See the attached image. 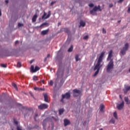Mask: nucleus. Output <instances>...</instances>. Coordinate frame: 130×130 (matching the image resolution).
I'll return each mask as SVG.
<instances>
[{"label": "nucleus", "instance_id": "obj_37", "mask_svg": "<svg viewBox=\"0 0 130 130\" xmlns=\"http://www.w3.org/2000/svg\"><path fill=\"white\" fill-rule=\"evenodd\" d=\"M45 25H47V23L45 22V23L42 24L40 25V27H42V26H45Z\"/></svg>", "mask_w": 130, "mask_h": 130}, {"label": "nucleus", "instance_id": "obj_28", "mask_svg": "<svg viewBox=\"0 0 130 130\" xmlns=\"http://www.w3.org/2000/svg\"><path fill=\"white\" fill-rule=\"evenodd\" d=\"M12 86L16 89V90H18V87H17V85L15 83H12Z\"/></svg>", "mask_w": 130, "mask_h": 130}, {"label": "nucleus", "instance_id": "obj_14", "mask_svg": "<svg viewBox=\"0 0 130 130\" xmlns=\"http://www.w3.org/2000/svg\"><path fill=\"white\" fill-rule=\"evenodd\" d=\"M63 121L64 126H67V125L71 124V121H70L68 119H64Z\"/></svg>", "mask_w": 130, "mask_h": 130}, {"label": "nucleus", "instance_id": "obj_16", "mask_svg": "<svg viewBox=\"0 0 130 130\" xmlns=\"http://www.w3.org/2000/svg\"><path fill=\"white\" fill-rule=\"evenodd\" d=\"M86 26V22L83 20H81L80 22V27H85Z\"/></svg>", "mask_w": 130, "mask_h": 130}, {"label": "nucleus", "instance_id": "obj_55", "mask_svg": "<svg viewBox=\"0 0 130 130\" xmlns=\"http://www.w3.org/2000/svg\"><path fill=\"white\" fill-rule=\"evenodd\" d=\"M31 96H32V97H33V94H32V93H30Z\"/></svg>", "mask_w": 130, "mask_h": 130}, {"label": "nucleus", "instance_id": "obj_47", "mask_svg": "<svg viewBox=\"0 0 130 130\" xmlns=\"http://www.w3.org/2000/svg\"><path fill=\"white\" fill-rule=\"evenodd\" d=\"M113 7V4H110L109 5V8H112Z\"/></svg>", "mask_w": 130, "mask_h": 130}, {"label": "nucleus", "instance_id": "obj_54", "mask_svg": "<svg viewBox=\"0 0 130 130\" xmlns=\"http://www.w3.org/2000/svg\"><path fill=\"white\" fill-rule=\"evenodd\" d=\"M120 22H121V20H118V23H120Z\"/></svg>", "mask_w": 130, "mask_h": 130}, {"label": "nucleus", "instance_id": "obj_31", "mask_svg": "<svg viewBox=\"0 0 130 130\" xmlns=\"http://www.w3.org/2000/svg\"><path fill=\"white\" fill-rule=\"evenodd\" d=\"M111 123H114L115 122V120L114 119H111L110 121Z\"/></svg>", "mask_w": 130, "mask_h": 130}, {"label": "nucleus", "instance_id": "obj_49", "mask_svg": "<svg viewBox=\"0 0 130 130\" xmlns=\"http://www.w3.org/2000/svg\"><path fill=\"white\" fill-rule=\"evenodd\" d=\"M5 3H6L7 4H9V0H6Z\"/></svg>", "mask_w": 130, "mask_h": 130}, {"label": "nucleus", "instance_id": "obj_3", "mask_svg": "<svg viewBox=\"0 0 130 130\" xmlns=\"http://www.w3.org/2000/svg\"><path fill=\"white\" fill-rule=\"evenodd\" d=\"M114 68V64L113 63V59H111L107 66V73H111Z\"/></svg>", "mask_w": 130, "mask_h": 130}, {"label": "nucleus", "instance_id": "obj_7", "mask_svg": "<svg viewBox=\"0 0 130 130\" xmlns=\"http://www.w3.org/2000/svg\"><path fill=\"white\" fill-rule=\"evenodd\" d=\"M48 108V105L46 104H41L40 106H38V109L40 110L43 109H47Z\"/></svg>", "mask_w": 130, "mask_h": 130}, {"label": "nucleus", "instance_id": "obj_30", "mask_svg": "<svg viewBox=\"0 0 130 130\" xmlns=\"http://www.w3.org/2000/svg\"><path fill=\"white\" fill-rule=\"evenodd\" d=\"M21 66H22V64L21 63V62H18L17 63V68H21Z\"/></svg>", "mask_w": 130, "mask_h": 130}, {"label": "nucleus", "instance_id": "obj_33", "mask_svg": "<svg viewBox=\"0 0 130 130\" xmlns=\"http://www.w3.org/2000/svg\"><path fill=\"white\" fill-rule=\"evenodd\" d=\"M38 117V114H35V115L34 116V119L35 120V121H36V118Z\"/></svg>", "mask_w": 130, "mask_h": 130}, {"label": "nucleus", "instance_id": "obj_23", "mask_svg": "<svg viewBox=\"0 0 130 130\" xmlns=\"http://www.w3.org/2000/svg\"><path fill=\"white\" fill-rule=\"evenodd\" d=\"M64 111V110L63 109H60L59 110V115H61L62 114V113H63Z\"/></svg>", "mask_w": 130, "mask_h": 130}, {"label": "nucleus", "instance_id": "obj_21", "mask_svg": "<svg viewBox=\"0 0 130 130\" xmlns=\"http://www.w3.org/2000/svg\"><path fill=\"white\" fill-rule=\"evenodd\" d=\"M104 107H105L104 105L101 104L100 105V111H101V112H104Z\"/></svg>", "mask_w": 130, "mask_h": 130}, {"label": "nucleus", "instance_id": "obj_42", "mask_svg": "<svg viewBox=\"0 0 130 130\" xmlns=\"http://www.w3.org/2000/svg\"><path fill=\"white\" fill-rule=\"evenodd\" d=\"M122 2H123V0H119L118 1V4H121V3H122Z\"/></svg>", "mask_w": 130, "mask_h": 130}, {"label": "nucleus", "instance_id": "obj_56", "mask_svg": "<svg viewBox=\"0 0 130 130\" xmlns=\"http://www.w3.org/2000/svg\"><path fill=\"white\" fill-rule=\"evenodd\" d=\"M119 97H120V99H122V98H121V95H120Z\"/></svg>", "mask_w": 130, "mask_h": 130}, {"label": "nucleus", "instance_id": "obj_38", "mask_svg": "<svg viewBox=\"0 0 130 130\" xmlns=\"http://www.w3.org/2000/svg\"><path fill=\"white\" fill-rule=\"evenodd\" d=\"M103 34H106V30L104 28L103 29Z\"/></svg>", "mask_w": 130, "mask_h": 130}, {"label": "nucleus", "instance_id": "obj_18", "mask_svg": "<svg viewBox=\"0 0 130 130\" xmlns=\"http://www.w3.org/2000/svg\"><path fill=\"white\" fill-rule=\"evenodd\" d=\"M124 99V101L126 102V104L127 105L130 104V101H129V100L128 99V97L125 96Z\"/></svg>", "mask_w": 130, "mask_h": 130}, {"label": "nucleus", "instance_id": "obj_22", "mask_svg": "<svg viewBox=\"0 0 130 130\" xmlns=\"http://www.w3.org/2000/svg\"><path fill=\"white\" fill-rule=\"evenodd\" d=\"M37 19V14H35L32 18V22H36V20Z\"/></svg>", "mask_w": 130, "mask_h": 130}, {"label": "nucleus", "instance_id": "obj_25", "mask_svg": "<svg viewBox=\"0 0 130 130\" xmlns=\"http://www.w3.org/2000/svg\"><path fill=\"white\" fill-rule=\"evenodd\" d=\"M74 48V47L73 46H71V47L68 49V52H72L73 51V49Z\"/></svg>", "mask_w": 130, "mask_h": 130}, {"label": "nucleus", "instance_id": "obj_20", "mask_svg": "<svg viewBox=\"0 0 130 130\" xmlns=\"http://www.w3.org/2000/svg\"><path fill=\"white\" fill-rule=\"evenodd\" d=\"M62 31H63L66 33H67L68 34H69V33H70V30L68 28H62Z\"/></svg>", "mask_w": 130, "mask_h": 130}, {"label": "nucleus", "instance_id": "obj_17", "mask_svg": "<svg viewBox=\"0 0 130 130\" xmlns=\"http://www.w3.org/2000/svg\"><path fill=\"white\" fill-rule=\"evenodd\" d=\"M48 32H49V29H48L47 30H43L41 32V35H46V34H48Z\"/></svg>", "mask_w": 130, "mask_h": 130}, {"label": "nucleus", "instance_id": "obj_26", "mask_svg": "<svg viewBox=\"0 0 130 130\" xmlns=\"http://www.w3.org/2000/svg\"><path fill=\"white\" fill-rule=\"evenodd\" d=\"M32 80L33 81H38V79H37V76H34Z\"/></svg>", "mask_w": 130, "mask_h": 130}, {"label": "nucleus", "instance_id": "obj_48", "mask_svg": "<svg viewBox=\"0 0 130 130\" xmlns=\"http://www.w3.org/2000/svg\"><path fill=\"white\" fill-rule=\"evenodd\" d=\"M52 129H53V127H54V125L53 124H52Z\"/></svg>", "mask_w": 130, "mask_h": 130}, {"label": "nucleus", "instance_id": "obj_53", "mask_svg": "<svg viewBox=\"0 0 130 130\" xmlns=\"http://www.w3.org/2000/svg\"><path fill=\"white\" fill-rule=\"evenodd\" d=\"M59 25H61V23L59 22V23H58V26H59Z\"/></svg>", "mask_w": 130, "mask_h": 130}, {"label": "nucleus", "instance_id": "obj_41", "mask_svg": "<svg viewBox=\"0 0 130 130\" xmlns=\"http://www.w3.org/2000/svg\"><path fill=\"white\" fill-rule=\"evenodd\" d=\"M17 130H22V128L21 127L17 126Z\"/></svg>", "mask_w": 130, "mask_h": 130}, {"label": "nucleus", "instance_id": "obj_39", "mask_svg": "<svg viewBox=\"0 0 130 130\" xmlns=\"http://www.w3.org/2000/svg\"><path fill=\"white\" fill-rule=\"evenodd\" d=\"M56 3V2H55V1L52 2L51 3V6H53V5H54V4H55Z\"/></svg>", "mask_w": 130, "mask_h": 130}, {"label": "nucleus", "instance_id": "obj_43", "mask_svg": "<svg viewBox=\"0 0 130 130\" xmlns=\"http://www.w3.org/2000/svg\"><path fill=\"white\" fill-rule=\"evenodd\" d=\"M63 99H64V98H63L62 96V99L60 100V102H62V103H64V102L63 101Z\"/></svg>", "mask_w": 130, "mask_h": 130}, {"label": "nucleus", "instance_id": "obj_50", "mask_svg": "<svg viewBox=\"0 0 130 130\" xmlns=\"http://www.w3.org/2000/svg\"><path fill=\"white\" fill-rule=\"evenodd\" d=\"M41 83H42L43 84H44V80L41 81Z\"/></svg>", "mask_w": 130, "mask_h": 130}, {"label": "nucleus", "instance_id": "obj_5", "mask_svg": "<svg viewBox=\"0 0 130 130\" xmlns=\"http://www.w3.org/2000/svg\"><path fill=\"white\" fill-rule=\"evenodd\" d=\"M22 108L23 109H25V111L26 112L25 114H24V117H26V116H29L31 113V109H28V107H23Z\"/></svg>", "mask_w": 130, "mask_h": 130}, {"label": "nucleus", "instance_id": "obj_13", "mask_svg": "<svg viewBox=\"0 0 130 130\" xmlns=\"http://www.w3.org/2000/svg\"><path fill=\"white\" fill-rule=\"evenodd\" d=\"M44 102H47V103H49V101L48 100V95L47 93H44Z\"/></svg>", "mask_w": 130, "mask_h": 130}, {"label": "nucleus", "instance_id": "obj_2", "mask_svg": "<svg viewBox=\"0 0 130 130\" xmlns=\"http://www.w3.org/2000/svg\"><path fill=\"white\" fill-rule=\"evenodd\" d=\"M102 9H101V6L99 5L98 6H94L92 10L90 11V14L93 15V16H97V11L101 12Z\"/></svg>", "mask_w": 130, "mask_h": 130}, {"label": "nucleus", "instance_id": "obj_11", "mask_svg": "<svg viewBox=\"0 0 130 130\" xmlns=\"http://www.w3.org/2000/svg\"><path fill=\"white\" fill-rule=\"evenodd\" d=\"M50 15H51L50 11L48 12V14L47 16H46V13L45 12L42 18V19H48V18L50 17Z\"/></svg>", "mask_w": 130, "mask_h": 130}, {"label": "nucleus", "instance_id": "obj_36", "mask_svg": "<svg viewBox=\"0 0 130 130\" xmlns=\"http://www.w3.org/2000/svg\"><path fill=\"white\" fill-rule=\"evenodd\" d=\"M49 85L50 86H52L53 85V81L52 80H51L50 82H49Z\"/></svg>", "mask_w": 130, "mask_h": 130}, {"label": "nucleus", "instance_id": "obj_35", "mask_svg": "<svg viewBox=\"0 0 130 130\" xmlns=\"http://www.w3.org/2000/svg\"><path fill=\"white\" fill-rule=\"evenodd\" d=\"M2 68H7V64H1Z\"/></svg>", "mask_w": 130, "mask_h": 130}, {"label": "nucleus", "instance_id": "obj_52", "mask_svg": "<svg viewBox=\"0 0 130 130\" xmlns=\"http://www.w3.org/2000/svg\"><path fill=\"white\" fill-rule=\"evenodd\" d=\"M2 16V11L0 10V17Z\"/></svg>", "mask_w": 130, "mask_h": 130}, {"label": "nucleus", "instance_id": "obj_24", "mask_svg": "<svg viewBox=\"0 0 130 130\" xmlns=\"http://www.w3.org/2000/svg\"><path fill=\"white\" fill-rule=\"evenodd\" d=\"M113 116L115 118V119H118V118L117 117V113H116V112H114Z\"/></svg>", "mask_w": 130, "mask_h": 130}, {"label": "nucleus", "instance_id": "obj_57", "mask_svg": "<svg viewBox=\"0 0 130 130\" xmlns=\"http://www.w3.org/2000/svg\"><path fill=\"white\" fill-rule=\"evenodd\" d=\"M32 62H33V61H30V63H32Z\"/></svg>", "mask_w": 130, "mask_h": 130}, {"label": "nucleus", "instance_id": "obj_59", "mask_svg": "<svg viewBox=\"0 0 130 130\" xmlns=\"http://www.w3.org/2000/svg\"><path fill=\"white\" fill-rule=\"evenodd\" d=\"M58 71L59 72V69H58Z\"/></svg>", "mask_w": 130, "mask_h": 130}, {"label": "nucleus", "instance_id": "obj_58", "mask_svg": "<svg viewBox=\"0 0 130 130\" xmlns=\"http://www.w3.org/2000/svg\"><path fill=\"white\" fill-rule=\"evenodd\" d=\"M103 129H102V128H101V129H100V130H103Z\"/></svg>", "mask_w": 130, "mask_h": 130}, {"label": "nucleus", "instance_id": "obj_46", "mask_svg": "<svg viewBox=\"0 0 130 130\" xmlns=\"http://www.w3.org/2000/svg\"><path fill=\"white\" fill-rule=\"evenodd\" d=\"M127 12V13H130V7L128 8Z\"/></svg>", "mask_w": 130, "mask_h": 130}, {"label": "nucleus", "instance_id": "obj_45", "mask_svg": "<svg viewBox=\"0 0 130 130\" xmlns=\"http://www.w3.org/2000/svg\"><path fill=\"white\" fill-rule=\"evenodd\" d=\"M18 43H19V41H15V45H17V44H18Z\"/></svg>", "mask_w": 130, "mask_h": 130}, {"label": "nucleus", "instance_id": "obj_40", "mask_svg": "<svg viewBox=\"0 0 130 130\" xmlns=\"http://www.w3.org/2000/svg\"><path fill=\"white\" fill-rule=\"evenodd\" d=\"M18 27H22V26H23V24L20 23H19L18 24Z\"/></svg>", "mask_w": 130, "mask_h": 130}, {"label": "nucleus", "instance_id": "obj_29", "mask_svg": "<svg viewBox=\"0 0 130 130\" xmlns=\"http://www.w3.org/2000/svg\"><path fill=\"white\" fill-rule=\"evenodd\" d=\"M34 90H35L36 91H39V90H42V89H41V88H38V87H34Z\"/></svg>", "mask_w": 130, "mask_h": 130}, {"label": "nucleus", "instance_id": "obj_8", "mask_svg": "<svg viewBox=\"0 0 130 130\" xmlns=\"http://www.w3.org/2000/svg\"><path fill=\"white\" fill-rule=\"evenodd\" d=\"M128 49V44L126 43L125 45V47L123 48V49L121 50V53L122 55H124L125 54V51L127 50Z\"/></svg>", "mask_w": 130, "mask_h": 130}, {"label": "nucleus", "instance_id": "obj_19", "mask_svg": "<svg viewBox=\"0 0 130 130\" xmlns=\"http://www.w3.org/2000/svg\"><path fill=\"white\" fill-rule=\"evenodd\" d=\"M47 123V119H44L43 121V126L44 129H45V127L46 126Z\"/></svg>", "mask_w": 130, "mask_h": 130}, {"label": "nucleus", "instance_id": "obj_32", "mask_svg": "<svg viewBox=\"0 0 130 130\" xmlns=\"http://www.w3.org/2000/svg\"><path fill=\"white\" fill-rule=\"evenodd\" d=\"M89 39V36H85L83 37V39L84 40H87V39Z\"/></svg>", "mask_w": 130, "mask_h": 130}, {"label": "nucleus", "instance_id": "obj_4", "mask_svg": "<svg viewBox=\"0 0 130 130\" xmlns=\"http://www.w3.org/2000/svg\"><path fill=\"white\" fill-rule=\"evenodd\" d=\"M73 93L74 97H79V96H81L82 95V92L81 90L77 89H74L73 90Z\"/></svg>", "mask_w": 130, "mask_h": 130}, {"label": "nucleus", "instance_id": "obj_34", "mask_svg": "<svg viewBox=\"0 0 130 130\" xmlns=\"http://www.w3.org/2000/svg\"><path fill=\"white\" fill-rule=\"evenodd\" d=\"M88 6H89V7L90 8H93V7H94V4L91 3V4H89Z\"/></svg>", "mask_w": 130, "mask_h": 130}, {"label": "nucleus", "instance_id": "obj_60", "mask_svg": "<svg viewBox=\"0 0 130 130\" xmlns=\"http://www.w3.org/2000/svg\"><path fill=\"white\" fill-rule=\"evenodd\" d=\"M45 60H46V58H45Z\"/></svg>", "mask_w": 130, "mask_h": 130}, {"label": "nucleus", "instance_id": "obj_6", "mask_svg": "<svg viewBox=\"0 0 130 130\" xmlns=\"http://www.w3.org/2000/svg\"><path fill=\"white\" fill-rule=\"evenodd\" d=\"M116 107L118 110H122L124 107V102L122 101L120 104H117Z\"/></svg>", "mask_w": 130, "mask_h": 130}, {"label": "nucleus", "instance_id": "obj_44", "mask_svg": "<svg viewBox=\"0 0 130 130\" xmlns=\"http://www.w3.org/2000/svg\"><path fill=\"white\" fill-rule=\"evenodd\" d=\"M14 122L15 124H18V121L16 120H14Z\"/></svg>", "mask_w": 130, "mask_h": 130}, {"label": "nucleus", "instance_id": "obj_9", "mask_svg": "<svg viewBox=\"0 0 130 130\" xmlns=\"http://www.w3.org/2000/svg\"><path fill=\"white\" fill-rule=\"evenodd\" d=\"M62 97L64 99H70L71 98V92H66L64 94L62 95Z\"/></svg>", "mask_w": 130, "mask_h": 130}, {"label": "nucleus", "instance_id": "obj_10", "mask_svg": "<svg viewBox=\"0 0 130 130\" xmlns=\"http://www.w3.org/2000/svg\"><path fill=\"white\" fill-rule=\"evenodd\" d=\"M40 68L38 66H36L35 69H34V66L32 65L31 66V71L32 73H36L38 71H39Z\"/></svg>", "mask_w": 130, "mask_h": 130}, {"label": "nucleus", "instance_id": "obj_15", "mask_svg": "<svg viewBox=\"0 0 130 130\" xmlns=\"http://www.w3.org/2000/svg\"><path fill=\"white\" fill-rule=\"evenodd\" d=\"M113 52V51H112V50H111L109 52V55L107 58V60H109L110 59H111V57H112L113 55H112V53Z\"/></svg>", "mask_w": 130, "mask_h": 130}, {"label": "nucleus", "instance_id": "obj_1", "mask_svg": "<svg viewBox=\"0 0 130 130\" xmlns=\"http://www.w3.org/2000/svg\"><path fill=\"white\" fill-rule=\"evenodd\" d=\"M104 54H105V52H102L98 58V62L94 68V71H97L94 73L93 77H96V76L99 74L100 68L102 67V66H103V64H101V63L103 62V57H104Z\"/></svg>", "mask_w": 130, "mask_h": 130}, {"label": "nucleus", "instance_id": "obj_12", "mask_svg": "<svg viewBox=\"0 0 130 130\" xmlns=\"http://www.w3.org/2000/svg\"><path fill=\"white\" fill-rule=\"evenodd\" d=\"M130 90V86L124 85V89H123L124 94H126Z\"/></svg>", "mask_w": 130, "mask_h": 130}, {"label": "nucleus", "instance_id": "obj_51", "mask_svg": "<svg viewBox=\"0 0 130 130\" xmlns=\"http://www.w3.org/2000/svg\"><path fill=\"white\" fill-rule=\"evenodd\" d=\"M47 57H50V54H48Z\"/></svg>", "mask_w": 130, "mask_h": 130}, {"label": "nucleus", "instance_id": "obj_27", "mask_svg": "<svg viewBox=\"0 0 130 130\" xmlns=\"http://www.w3.org/2000/svg\"><path fill=\"white\" fill-rule=\"evenodd\" d=\"M75 59H76V61H79V60H80V59H79V55H76Z\"/></svg>", "mask_w": 130, "mask_h": 130}, {"label": "nucleus", "instance_id": "obj_61", "mask_svg": "<svg viewBox=\"0 0 130 130\" xmlns=\"http://www.w3.org/2000/svg\"><path fill=\"white\" fill-rule=\"evenodd\" d=\"M12 130H14V129H12Z\"/></svg>", "mask_w": 130, "mask_h": 130}]
</instances>
